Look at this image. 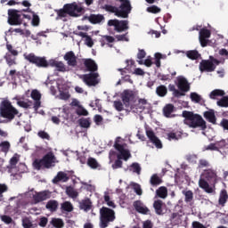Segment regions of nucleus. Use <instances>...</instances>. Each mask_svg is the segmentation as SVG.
Here are the masks:
<instances>
[{"label":"nucleus","mask_w":228,"mask_h":228,"mask_svg":"<svg viewBox=\"0 0 228 228\" xmlns=\"http://www.w3.org/2000/svg\"><path fill=\"white\" fill-rule=\"evenodd\" d=\"M121 5L118 8L113 5H105L104 9L110 13H115L116 17H121L122 19H127L129 13L131 12V3L128 0H119Z\"/></svg>","instance_id":"obj_1"},{"label":"nucleus","mask_w":228,"mask_h":228,"mask_svg":"<svg viewBox=\"0 0 228 228\" xmlns=\"http://www.w3.org/2000/svg\"><path fill=\"white\" fill-rule=\"evenodd\" d=\"M183 117H184V124L189 126V127H201V129H206V121L201 116L193 114L191 111L184 110L183 112Z\"/></svg>","instance_id":"obj_2"},{"label":"nucleus","mask_w":228,"mask_h":228,"mask_svg":"<svg viewBox=\"0 0 228 228\" xmlns=\"http://www.w3.org/2000/svg\"><path fill=\"white\" fill-rule=\"evenodd\" d=\"M15 115H19V110L12 105L8 100H4L0 104V117L6 118L8 122H12L15 118Z\"/></svg>","instance_id":"obj_3"},{"label":"nucleus","mask_w":228,"mask_h":228,"mask_svg":"<svg viewBox=\"0 0 228 228\" xmlns=\"http://www.w3.org/2000/svg\"><path fill=\"white\" fill-rule=\"evenodd\" d=\"M58 161L56 157L53 153H47L42 159H36L33 162V167L36 170H40V168H51L54 167Z\"/></svg>","instance_id":"obj_4"},{"label":"nucleus","mask_w":228,"mask_h":228,"mask_svg":"<svg viewBox=\"0 0 228 228\" xmlns=\"http://www.w3.org/2000/svg\"><path fill=\"white\" fill-rule=\"evenodd\" d=\"M115 221V210L107 207H102L100 209V227L106 228L110 222Z\"/></svg>","instance_id":"obj_5"},{"label":"nucleus","mask_w":228,"mask_h":228,"mask_svg":"<svg viewBox=\"0 0 228 228\" xmlns=\"http://www.w3.org/2000/svg\"><path fill=\"white\" fill-rule=\"evenodd\" d=\"M57 88L59 94H57L56 91L54 90V86H52L50 88L53 95H55L58 97V99H61V101H67V99H70V94L69 93V86L65 84V81L61 79L57 80Z\"/></svg>","instance_id":"obj_6"},{"label":"nucleus","mask_w":228,"mask_h":228,"mask_svg":"<svg viewBox=\"0 0 228 228\" xmlns=\"http://www.w3.org/2000/svg\"><path fill=\"white\" fill-rule=\"evenodd\" d=\"M64 10H66L69 17H81L85 13V6L81 3L66 4H64Z\"/></svg>","instance_id":"obj_7"},{"label":"nucleus","mask_w":228,"mask_h":228,"mask_svg":"<svg viewBox=\"0 0 228 228\" xmlns=\"http://www.w3.org/2000/svg\"><path fill=\"white\" fill-rule=\"evenodd\" d=\"M25 197L31 199L32 204H38V202H42L44 200H47V199H51V191H44L41 192H37L34 190H31L25 193Z\"/></svg>","instance_id":"obj_8"},{"label":"nucleus","mask_w":228,"mask_h":228,"mask_svg":"<svg viewBox=\"0 0 228 228\" xmlns=\"http://www.w3.org/2000/svg\"><path fill=\"white\" fill-rule=\"evenodd\" d=\"M114 147L118 151V159L127 161L131 158V152L126 146L122 145V139L120 137L116 138Z\"/></svg>","instance_id":"obj_9"},{"label":"nucleus","mask_w":228,"mask_h":228,"mask_svg":"<svg viewBox=\"0 0 228 228\" xmlns=\"http://www.w3.org/2000/svg\"><path fill=\"white\" fill-rule=\"evenodd\" d=\"M23 56L27 61L34 63L37 67H49L47 61L44 57H37L34 53H24Z\"/></svg>","instance_id":"obj_10"},{"label":"nucleus","mask_w":228,"mask_h":228,"mask_svg":"<svg viewBox=\"0 0 228 228\" xmlns=\"http://www.w3.org/2000/svg\"><path fill=\"white\" fill-rule=\"evenodd\" d=\"M108 26H113L115 31L118 33H122L129 29V21L127 20H110L108 21Z\"/></svg>","instance_id":"obj_11"},{"label":"nucleus","mask_w":228,"mask_h":228,"mask_svg":"<svg viewBox=\"0 0 228 228\" xmlns=\"http://www.w3.org/2000/svg\"><path fill=\"white\" fill-rule=\"evenodd\" d=\"M220 61L216 59L210 57V61H202L200 64V72H213L216 69V65H219Z\"/></svg>","instance_id":"obj_12"},{"label":"nucleus","mask_w":228,"mask_h":228,"mask_svg":"<svg viewBox=\"0 0 228 228\" xmlns=\"http://www.w3.org/2000/svg\"><path fill=\"white\" fill-rule=\"evenodd\" d=\"M121 97L126 108H128L129 110H134V93H133V91H124Z\"/></svg>","instance_id":"obj_13"},{"label":"nucleus","mask_w":228,"mask_h":228,"mask_svg":"<svg viewBox=\"0 0 228 228\" xmlns=\"http://www.w3.org/2000/svg\"><path fill=\"white\" fill-rule=\"evenodd\" d=\"M80 79H82L87 86H95L96 85H99V73L81 75Z\"/></svg>","instance_id":"obj_14"},{"label":"nucleus","mask_w":228,"mask_h":228,"mask_svg":"<svg viewBox=\"0 0 228 228\" xmlns=\"http://www.w3.org/2000/svg\"><path fill=\"white\" fill-rule=\"evenodd\" d=\"M23 12H29V9L22 10V11H17L13 10L9 13V24L12 26H19V24H21L20 21V16L22 15Z\"/></svg>","instance_id":"obj_15"},{"label":"nucleus","mask_w":228,"mask_h":228,"mask_svg":"<svg viewBox=\"0 0 228 228\" xmlns=\"http://www.w3.org/2000/svg\"><path fill=\"white\" fill-rule=\"evenodd\" d=\"M146 136L149 138L150 142L157 147V149H163V143L161 140L156 136V134L151 129H146Z\"/></svg>","instance_id":"obj_16"},{"label":"nucleus","mask_w":228,"mask_h":228,"mask_svg":"<svg viewBox=\"0 0 228 228\" xmlns=\"http://www.w3.org/2000/svg\"><path fill=\"white\" fill-rule=\"evenodd\" d=\"M30 97L35 102L33 105L35 111H38V108L42 106V102L40 101L42 99V94H40V91L34 89L31 91Z\"/></svg>","instance_id":"obj_17"},{"label":"nucleus","mask_w":228,"mask_h":228,"mask_svg":"<svg viewBox=\"0 0 228 228\" xmlns=\"http://www.w3.org/2000/svg\"><path fill=\"white\" fill-rule=\"evenodd\" d=\"M209 37H211V31H209L208 29L202 28L200 31L199 40L201 47H206V45H208V42H209L208 38H209Z\"/></svg>","instance_id":"obj_18"},{"label":"nucleus","mask_w":228,"mask_h":228,"mask_svg":"<svg viewBox=\"0 0 228 228\" xmlns=\"http://www.w3.org/2000/svg\"><path fill=\"white\" fill-rule=\"evenodd\" d=\"M134 208L137 213H140L141 215H151V210L143 202L137 200L134 202Z\"/></svg>","instance_id":"obj_19"},{"label":"nucleus","mask_w":228,"mask_h":228,"mask_svg":"<svg viewBox=\"0 0 228 228\" xmlns=\"http://www.w3.org/2000/svg\"><path fill=\"white\" fill-rule=\"evenodd\" d=\"M177 87L181 92H189L190 91V84L188 80L184 78V77H177Z\"/></svg>","instance_id":"obj_20"},{"label":"nucleus","mask_w":228,"mask_h":228,"mask_svg":"<svg viewBox=\"0 0 228 228\" xmlns=\"http://www.w3.org/2000/svg\"><path fill=\"white\" fill-rule=\"evenodd\" d=\"M201 177L207 181H216V171L212 168L206 169L202 172Z\"/></svg>","instance_id":"obj_21"},{"label":"nucleus","mask_w":228,"mask_h":228,"mask_svg":"<svg viewBox=\"0 0 228 228\" xmlns=\"http://www.w3.org/2000/svg\"><path fill=\"white\" fill-rule=\"evenodd\" d=\"M64 60L65 61H67L69 67H76V65H77V57H76V54H74V52H68L64 55Z\"/></svg>","instance_id":"obj_22"},{"label":"nucleus","mask_w":228,"mask_h":228,"mask_svg":"<svg viewBox=\"0 0 228 228\" xmlns=\"http://www.w3.org/2000/svg\"><path fill=\"white\" fill-rule=\"evenodd\" d=\"M47 64L50 65V67H54L59 72H67V67H65V64L61 61L52 59L47 62Z\"/></svg>","instance_id":"obj_23"},{"label":"nucleus","mask_w":228,"mask_h":228,"mask_svg":"<svg viewBox=\"0 0 228 228\" xmlns=\"http://www.w3.org/2000/svg\"><path fill=\"white\" fill-rule=\"evenodd\" d=\"M103 202L108 206L109 208H112V209H115L117 208V205L115 204V201L113 200V198H111V192L106 191L103 194Z\"/></svg>","instance_id":"obj_24"},{"label":"nucleus","mask_w":228,"mask_h":228,"mask_svg":"<svg viewBox=\"0 0 228 228\" xmlns=\"http://www.w3.org/2000/svg\"><path fill=\"white\" fill-rule=\"evenodd\" d=\"M20 159V155L15 153L12 159L9 161V166L7 168H9V173H12V170H14V172H17V168H15L16 165L19 163V160Z\"/></svg>","instance_id":"obj_25"},{"label":"nucleus","mask_w":228,"mask_h":228,"mask_svg":"<svg viewBox=\"0 0 228 228\" xmlns=\"http://www.w3.org/2000/svg\"><path fill=\"white\" fill-rule=\"evenodd\" d=\"M206 178H203L201 176V178L199 181V186L200 188H202V190H204L207 193H215V188L209 186V183H208V182H206V180H204Z\"/></svg>","instance_id":"obj_26"},{"label":"nucleus","mask_w":228,"mask_h":228,"mask_svg":"<svg viewBox=\"0 0 228 228\" xmlns=\"http://www.w3.org/2000/svg\"><path fill=\"white\" fill-rule=\"evenodd\" d=\"M113 42H115V37L111 36H102L101 39L102 47L108 45L109 47H113Z\"/></svg>","instance_id":"obj_27"},{"label":"nucleus","mask_w":228,"mask_h":228,"mask_svg":"<svg viewBox=\"0 0 228 228\" xmlns=\"http://www.w3.org/2000/svg\"><path fill=\"white\" fill-rule=\"evenodd\" d=\"M77 35H78V37H82V38H85V44L87 45V47H94V39H92L90 36L86 35V33L77 32Z\"/></svg>","instance_id":"obj_28"},{"label":"nucleus","mask_w":228,"mask_h":228,"mask_svg":"<svg viewBox=\"0 0 228 228\" xmlns=\"http://www.w3.org/2000/svg\"><path fill=\"white\" fill-rule=\"evenodd\" d=\"M57 19L63 20V22H67L69 19V12H67V10H65V5L62 9L57 11Z\"/></svg>","instance_id":"obj_29"},{"label":"nucleus","mask_w":228,"mask_h":228,"mask_svg":"<svg viewBox=\"0 0 228 228\" xmlns=\"http://www.w3.org/2000/svg\"><path fill=\"white\" fill-rule=\"evenodd\" d=\"M204 117L208 122H211V124L216 123V118L215 117V110H210L206 112H204Z\"/></svg>","instance_id":"obj_30"},{"label":"nucleus","mask_w":228,"mask_h":228,"mask_svg":"<svg viewBox=\"0 0 228 228\" xmlns=\"http://www.w3.org/2000/svg\"><path fill=\"white\" fill-rule=\"evenodd\" d=\"M84 63L86 69H88V70H90L91 72L97 70V64L94 60H91V59L85 60Z\"/></svg>","instance_id":"obj_31"},{"label":"nucleus","mask_w":228,"mask_h":228,"mask_svg":"<svg viewBox=\"0 0 228 228\" xmlns=\"http://www.w3.org/2000/svg\"><path fill=\"white\" fill-rule=\"evenodd\" d=\"M59 181L67 183V181H69V176L64 172H59L56 177L53 180V183H59Z\"/></svg>","instance_id":"obj_32"},{"label":"nucleus","mask_w":228,"mask_h":228,"mask_svg":"<svg viewBox=\"0 0 228 228\" xmlns=\"http://www.w3.org/2000/svg\"><path fill=\"white\" fill-rule=\"evenodd\" d=\"M17 101V104L18 106H20V108H24L25 110H29V108H31L33 106V102L31 101H21L19 100L18 98H15Z\"/></svg>","instance_id":"obj_33"},{"label":"nucleus","mask_w":228,"mask_h":228,"mask_svg":"<svg viewBox=\"0 0 228 228\" xmlns=\"http://www.w3.org/2000/svg\"><path fill=\"white\" fill-rule=\"evenodd\" d=\"M89 20L90 22H92V24H100V22H102V20H104V16L101 14H92L89 17Z\"/></svg>","instance_id":"obj_34"},{"label":"nucleus","mask_w":228,"mask_h":228,"mask_svg":"<svg viewBox=\"0 0 228 228\" xmlns=\"http://www.w3.org/2000/svg\"><path fill=\"white\" fill-rule=\"evenodd\" d=\"M153 208L157 213V215H163V201L158 200L153 203Z\"/></svg>","instance_id":"obj_35"},{"label":"nucleus","mask_w":228,"mask_h":228,"mask_svg":"<svg viewBox=\"0 0 228 228\" xmlns=\"http://www.w3.org/2000/svg\"><path fill=\"white\" fill-rule=\"evenodd\" d=\"M4 60L7 63V65H9V67H12V65H17V58H15V56L10 54V53H5L4 55Z\"/></svg>","instance_id":"obj_36"},{"label":"nucleus","mask_w":228,"mask_h":228,"mask_svg":"<svg viewBox=\"0 0 228 228\" xmlns=\"http://www.w3.org/2000/svg\"><path fill=\"white\" fill-rule=\"evenodd\" d=\"M66 195L69 197L70 199H77V196L79 195V192L74 189V187H67L66 188Z\"/></svg>","instance_id":"obj_37"},{"label":"nucleus","mask_w":228,"mask_h":228,"mask_svg":"<svg viewBox=\"0 0 228 228\" xmlns=\"http://www.w3.org/2000/svg\"><path fill=\"white\" fill-rule=\"evenodd\" d=\"M51 225L55 228H63V225H65V223L61 218L53 217L50 221Z\"/></svg>","instance_id":"obj_38"},{"label":"nucleus","mask_w":228,"mask_h":228,"mask_svg":"<svg viewBox=\"0 0 228 228\" xmlns=\"http://www.w3.org/2000/svg\"><path fill=\"white\" fill-rule=\"evenodd\" d=\"M22 225L24 228H37L38 227V224L37 223L31 222L29 218L25 217L22 219Z\"/></svg>","instance_id":"obj_39"},{"label":"nucleus","mask_w":228,"mask_h":228,"mask_svg":"<svg viewBox=\"0 0 228 228\" xmlns=\"http://www.w3.org/2000/svg\"><path fill=\"white\" fill-rule=\"evenodd\" d=\"M10 147H12V144L8 141H3L2 142H0V151H2V152H4V154H8V152L10 151Z\"/></svg>","instance_id":"obj_40"},{"label":"nucleus","mask_w":228,"mask_h":228,"mask_svg":"<svg viewBox=\"0 0 228 228\" xmlns=\"http://www.w3.org/2000/svg\"><path fill=\"white\" fill-rule=\"evenodd\" d=\"M61 209H62V211H66L67 213H70L74 211V206H72V203L69 201H65L61 205Z\"/></svg>","instance_id":"obj_41"},{"label":"nucleus","mask_w":228,"mask_h":228,"mask_svg":"<svg viewBox=\"0 0 228 228\" xmlns=\"http://www.w3.org/2000/svg\"><path fill=\"white\" fill-rule=\"evenodd\" d=\"M154 58L156 67L159 68L161 67V60H166L167 55L161 54L160 53H156Z\"/></svg>","instance_id":"obj_42"},{"label":"nucleus","mask_w":228,"mask_h":228,"mask_svg":"<svg viewBox=\"0 0 228 228\" xmlns=\"http://www.w3.org/2000/svg\"><path fill=\"white\" fill-rule=\"evenodd\" d=\"M163 113L165 117L170 118L172 117V113H174V105L167 104L163 109Z\"/></svg>","instance_id":"obj_43"},{"label":"nucleus","mask_w":228,"mask_h":228,"mask_svg":"<svg viewBox=\"0 0 228 228\" xmlns=\"http://www.w3.org/2000/svg\"><path fill=\"white\" fill-rule=\"evenodd\" d=\"M45 208L46 209H49V211H56V209H58V201L54 200H49L46 203Z\"/></svg>","instance_id":"obj_44"},{"label":"nucleus","mask_w":228,"mask_h":228,"mask_svg":"<svg viewBox=\"0 0 228 228\" xmlns=\"http://www.w3.org/2000/svg\"><path fill=\"white\" fill-rule=\"evenodd\" d=\"M224 95H225L224 90L216 89L210 93L209 97L210 99H216V97H224Z\"/></svg>","instance_id":"obj_45"},{"label":"nucleus","mask_w":228,"mask_h":228,"mask_svg":"<svg viewBox=\"0 0 228 228\" xmlns=\"http://www.w3.org/2000/svg\"><path fill=\"white\" fill-rule=\"evenodd\" d=\"M228 195H227V191L223 190L220 192L219 195V204L220 206H224L225 202H227Z\"/></svg>","instance_id":"obj_46"},{"label":"nucleus","mask_w":228,"mask_h":228,"mask_svg":"<svg viewBox=\"0 0 228 228\" xmlns=\"http://www.w3.org/2000/svg\"><path fill=\"white\" fill-rule=\"evenodd\" d=\"M128 170L130 172H133L134 174H137L140 175V172H142V167H140V164L138 163H133L129 167Z\"/></svg>","instance_id":"obj_47"},{"label":"nucleus","mask_w":228,"mask_h":228,"mask_svg":"<svg viewBox=\"0 0 228 228\" xmlns=\"http://www.w3.org/2000/svg\"><path fill=\"white\" fill-rule=\"evenodd\" d=\"M149 106V102H147V100H145L144 98H141L138 100V104L136 109L140 110V111H143V110H145V108Z\"/></svg>","instance_id":"obj_48"},{"label":"nucleus","mask_w":228,"mask_h":228,"mask_svg":"<svg viewBox=\"0 0 228 228\" xmlns=\"http://www.w3.org/2000/svg\"><path fill=\"white\" fill-rule=\"evenodd\" d=\"M87 165L88 167H90V168L93 169L99 168V167H101L97 159H95L94 158H89L87 159Z\"/></svg>","instance_id":"obj_49"},{"label":"nucleus","mask_w":228,"mask_h":228,"mask_svg":"<svg viewBox=\"0 0 228 228\" xmlns=\"http://www.w3.org/2000/svg\"><path fill=\"white\" fill-rule=\"evenodd\" d=\"M156 193L158 197L160 199H167V195L168 194V191L165 187H159Z\"/></svg>","instance_id":"obj_50"},{"label":"nucleus","mask_w":228,"mask_h":228,"mask_svg":"<svg viewBox=\"0 0 228 228\" xmlns=\"http://www.w3.org/2000/svg\"><path fill=\"white\" fill-rule=\"evenodd\" d=\"M92 208V203L89 200H83L80 203V209H83L84 211H90V208Z\"/></svg>","instance_id":"obj_51"},{"label":"nucleus","mask_w":228,"mask_h":228,"mask_svg":"<svg viewBox=\"0 0 228 228\" xmlns=\"http://www.w3.org/2000/svg\"><path fill=\"white\" fill-rule=\"evenodd\" d=\"M167 139L169 142H172V140H179L181 139V132H171L167 134Z\"/></svg>","instance_id":"obj_52"},{"label":"nucleus","mask_w":228,"mask_h":228,"mask_svg":"<svg viewBox=\"0 0 228 228\" xmlns=\"http://www.w3.org/2000/svg\"><path fill=\"white\" fill-rule=\"evenodd\" d=\"M150 183L152 186H158V184H161L162 181L161 178L158 176V175H153L151 177Z\"/></svg>","instance_id":"obj_53"},{"label":"nucleus","mask_w":228,"mask_h":228,"mask_svg":"<svg viewBox=\"0 0 228 228\" xmlns=\"http://www.w3.org/2000/svg\"><path fill=\"white\" fill-rule=\"evenodd\" d=\"M167 86H159V87H157L156 89V93L159 97H165V95H167Z\"/></svg>","instance_id":"obj_54"},{"label":"nucleus","mask_w":228,"mask_h":228,"mask_svg":"<svg viewBox=\"0 0 228 228\" xmlns=\"http://www.w3.org/2000/svg\"><path fill=\"white\" fill-rule=\"evenodd\" d=\"M186 56L187 58H190L191 60H197V58H199V56H200L199 54V52L195 51V50H191V51H188L186 53Z\"/></svg>","instance_id":"obj_55"},{"label":"nucleus","mask_w":228,"mask_h":228,"mask_svg":"<svg viewBox=\"0 0 228 228\" xmlns=\"http://www.w3.org/2000/svg\"><path fill=\"white\" fill-rule=\"evenodd\" d=\"M217 106L221 108H228V96L223 97L221 100L217 101Z\"/></svg>","instance_id":"obj_56"},{"label":"nucleus","mask_w":228,"mask_h":228,"mask_svg":"<svg viewBox=\"0 0 228 228\" xmlns=\"http://www.w3.org/2000/svg\"><path fill=\"white\" fill-rule=\"evenodd\" d=\"M185 197V202H191L193 200V192L191 191H183Z\"/></svg>","instance_id":"obj_57"},{"label":"nucleus","mask_w":228,"mask_h":228,"mask_svg":"<svg viewBox=\"0 0 228 228\" xmlns=\"http://www.w3.org/2000/svg\"><path fill=\"white\" fill-rule=\"evenodd\" d=\"M191 99L192 102H200V101H202V96L197 93H191Z\"/></svg>","instance_id":"obj_58"},{"label":"nucleus","mask_w":228,"mask_h":228,"mask_svg":"<svg viewBox=\"0 0 228 228\" xmlns=\"http://www.w3.org/2000/svg\"><path fill=\"white\" fill-rule=\"evenodd\" d=\"M6 49L9 52V54L12 56H19V52L15 49H13V46L12 45H6Z\"/></svg>","instance_id":"obj_59"},{"label":"nucleus","mask_w":228,"mask_h":228,"mask_svg":"<svg viewBox=\"0 0 228 228\" xmlns=\"http://www.w3.org/2000/svg\"><path fill=\"white\" fill-rule=\"evenodd\" d=\"M130 186L134 190L137 195H142V187H140V184L135 183H131Z\"/></svg>","instance_id":"obj_60"},{"label":"nucleus","mask_w":228,"mask_h":228,"mask_svg":"<svg viewBox=\"0 0 228 228\" xmlns=\"http://www.w3.org/2000/svg\"><path fill=\"white\" fill-rule=\"evenodd\" d=\"M149 13H159L161 9L156 5H151L146 9Z\"/></svg>","instance_id":"obj_61"},{"label":"nucleus","mask_w":228,"mask_h":228,"mask_svg":"<svg viewBox=\"0 0 228 228\" xmlns=\"http://www.w3.org/2000/svg\"><path fill=\"white\" fill-rule=\"evenodd\" d=\"M216 147L217 151H220V149H225L227 147V142L225 140H221L216 142Z\"/></svg>","instance_id":"obj_62"},{"label":"nucleus","mask_w":228,"mask_h":228,"mask_svg":"<svg viewBox=\"0 0 228 228\" xmlns=\"http://www.w3.org/2000/svg\"><path fill=\"white\" fill-rule=\"evenodd\" d=\"M114 108L118 111H122V110H124V104H122V102H120V101H115L114 102Z\"/></svg>","instance_id":"obj_63"},{"label":"nucleus","mask_w":228,"mask_h":228,"mask_svg":"<svg viewBox=\"0 0 228 228\" xmlns=\"http://www.w3.org/2000/svg\"><path fill=\"white\" fill-rule=\"evenodd\" d=\"M80 126L81 127H85V128L90 127V120L86 118L81 119Z\"/></svg>","instance_id":"obj_64"}]
</instances>
